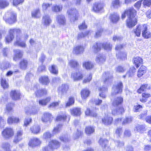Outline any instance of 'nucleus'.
I'll return each instance as SVG.
<instances>
[{
  "mask_svg": "<svg viewBox=\"0 0 151 151\" xmlns=\"http://www.w3.org/2000/svg\"><path fill=\"white\" fill-rule=\"evenodd\" d=\"M68 88L69 87L67 84H63L59 87L58 91L59 92H61V93H64L67 91Z\"/></svg>",
  "mask_w": 151,
  "mask_h": 151,
  "instance_id": "obj_31",
  "label": "nucleus"
},
{
  "mask_svg": "<svg viewBox=\"0 0 151 151\" xmlns=\"http://www.w3.org/2000/svg\"><path fill=\"white\" fill-rule=\"evenodd\" d=\"M146 71V68L144 66H141L137 72V76L139 77H141Z\"/></svg>",
  "mask_w": 151,
  "mask_h": 151,
  "instance_id": "obj_36",
  "label": "nucleus"
},
{
  "mask_svg": "<svg viewBox=\"0 0 151 151\" xmlns=\"http://www.w3.org/2000/svg\"><path fill=\"white\" fill-rule=\"evenodd\" d=\"M40 130V128L38 125H35L31 128V130L34 134L38 133Z\"/></svg>",
  "mask_w": 151,
  "mask_h": 151,
  "instance_id": "obj_47",
  "label": "nucleus"
},
{
  "mask_svg": "<svg viewBox=\"0 0 151 151\" xmlns=\"http://www.w3.org/2000/svg\"><path fill=\"white\" fill-rule=\"evenodd\" d=\"M23 131L22 130L18 131L14 137V142L17 143L20 141L22 139Z\"/></svg>",
  "mask_w": 151,
  "mask_h": 151,
  "instance_id": "obj_17",
  "label": "nucleus"
},
{
  "mask_svg": "<svg viewBox=\"0 0 151 151\" xmlns=\"http://www.w3.org/2000/svg\"><path fill=\"white\" fill-rule=\"evenodd\" d=\"M52 136V134H51L49 132H46L44 133L43 135V138L47 139L50 138Z\"/></svg>",
  "mask_w": 151,
  "mask_h": 151,
  "instance_id": "obj_62",
  "label": "nucleus"
},
{
  "mask_svg": "<svg viewBox=\"0 0 151 151\" xmlns=\"http://www.w3.org/2000/svg\"><path fill=\"white\" fill-rule=\"evenodd\" d=\"M136 71V69L134 67L131 68L129 70L127 71L126 75H124L123 77L125 78L126 77H130L133 76Z\"/></svg>",
  "mask_w": 151,
  "mask_h": 151,
  "instance_id": "obj_28",
  "label": "nucleus"
},
{
  "mask_svg": "<svg viewBox=\"0 0 151 151\" xmlns=\"http://www.w3.org/2000/svg\"><path fill=\"white\" fill-rule=\"evenodd\" d=\"M147 26L146 28L144 29L142 33V35L143 37L145 39H148L151 37V33L149 31H147Z\"/></svg>",
  "mask_w": 151,
  "mask_h": 151,
  "instance_id": "obj_32",
  "label": "nucleus"
},
{
  "mask_svg": "<svg viewBox=\"0 0 151 151\" xmlns=\"http://www.w3.org/2000/svg\"><path fill=\"white\" fill-rule=\"evenodd\" d=\"M52 22V20L48 15H45L42 17V23L44 26H49Z\"/></svg>",
  "mask_w": 151,
  "mask_h": 151,
  "instance_id": "obj_13",
  "label": "nucleus"
},
{
  "mask_svg": "<svg viewBox=\"0 0 151 151\" xmlns=\"http://www.w3.org/2000/svg\"><path fill=\"white\" fill-rule=\"evenodd\" d=\"M98 89L100 91L99 94L100 96L102 98H105L106 97L105 95L104 94H103V93H104L107 90V87H103L101 88H99Z\"/></svg>",
  "mask_w": 151,
  "mask_h": 151,
  "instance_id": "obj_44",
  "label": "nucleus"
},
{
  "mask_svg": "<svg viewBox=\"0 0 151 151\" xmlns=\"http://www.w3.org/2000/svg\"><path fill=\"white\" fill-rule=\"evenodd\" d=\"M14 134L13 130L11 128H6L1 132V134L4 138L8 139L13 136Z\"/></svg>",
  "mask_w": 151,
  "mask_h": 151,
  "instance_id": "obj_7",
  "label": "nucleus"
},
{
  "mask_svg": "<svg viewBox=\"0 0 151 151\" xmlns=\"http://www.w3.org/2000/svg\"><path fill=\"white\" fill-rule=\"evenodd\" d=\"M10 66V64L9 62L5 61L1 64V70H4L9 68Z\"/></svg>",
  "mask_w": 151,
  "mask_h": 151,
  "instance_id": "obj_45",
  "label": "nucleus"
},
{
  "mask_svg": "<svg viewBox=\"0 0 151 151\" xmlns=\"http://www.w3.org/2000/svg\"><path fill=\"white\" fill-rule=\"evenodd\" d=\"M104 6V4L103 3L96 2L93 5V9L96 12H101L103 10Z\"/></svg>",
  "mask_w": 151,
  "mask_h": 151,
  "instance_id": "obj_11",
  "label": "nucleus"
},
{
  "mask_svg": "<svg viewBox=\"0 0 151 151\" xmlns=\"http://www.w3.org/2000/svg\"><path fill=\"white\" fill-rule=\"evenodd\" d=\"M39 81L40 82L45 85H47L50 82L48 76H43L40 77L39 78Z\"/></svg>",
  "mask_w": 151,
  "mask_h": 151,
  "instance_id": "obj_33",
  "label": "nucleus"
},
{
  "mask_svg": "<svg viewBox=\"0 0 151 151\" xmlns=\"http://www.w3.org/2000/svg\"><path fill=\"white\" fill-rule=\"evenodd\" d=\"M1 84L2 86L4 88H6L8 86V84L6 79L2 78L1 80Z\"/></svg>",
  "mask_w": 151,
  "mask_h": 151,
  "instance_id": "obj_56",
  "label": "nucleus"
},
{
  "mask_svg": "<svg viewBox=\"0 0 151 151\" xmlns=\"http://www.w3.org/2000/svg\"><path fill=\"white\" fill-rule=\"evenodd\" d=\"M60 145V143L55 140H52L49 143L48 146L45 147L42 151H51L53 149H57Z\"/></svg>",
  "mask_w": 151,
  "mask_h": 151,
  "instance_id": "obj_5",
  "label": "nucleus"
},
{
  "mask_svg": "<svg viewBox=\"0 0 151 151\" xmlns=\"http://www.w3.org/2000/svg\"><path fill=\"white\" fill-rule=\"evenodd\" d=\"M92 78V74L90 73L84 78L83 81V83H86L89 82L91 80Z\"/></svg>",
  "mask_w": 151,
  "mask_h": 151,
  "instance_id": "obj_55",
  "label": "nucleus"
},
{
  "mask_svg": "<svg viewBox=\"0 0 151 151\" xmlns=\"http://www.w3.org/2000/svg\"><path fill=\"white\" fill-rule=\"evenodd\" d=\"M134 63L136 67L138 68L142 64L143 60L141 58L137 57L134 58Z\"/></svg>",
  "mask_w": 151,
  "mask_h": 151,
  "instance_id": "obj_25",
  "label": "nucleus"
},
{
  "mask_svg": "<svg viewBox=\"0 0 151 151\" xmlns=\"http://www.w3.org/2000/svg\"><path fill=\"white\" fill-rule=\"evenodd\" d=\"M93 66V65L92 63L89 61L85 62L83 64V67L86 69H91Z\"/></svg>",
  "mask_w": 151,
  "mask_h": 151,
  "instance_id": "obj_40",
  "label": "nucleus"
},
{
  "mask_svg": "<svg viewBox=\"0 0 151 151\" xmlns=\"http://www.w3.org/2000/svg\"><path fill=\"white\" fill-rule=\"evenodd\" d=\"M32 15L33 17L36 18H39L41 16L40 9H37L34 10L32 12Z\"/></svg>",
  "mask_w": 151,
  "mask_h": 151,
  "instance_id": "obj_42",
  "label": "nucleus"
},
{
  "mask_svg": "<svg viewBox=\"0 0 151 151\" xmlns=\"http://www.w3.org/2000/svg\"><path fill=\"white\" fill-rule=\"evenodd\" d=\"M85 132L87 134H91L94 132V129L93 127L88 126L86 128Z\"/></svg>",
  "mask_w": 151,
  "mask_h": 151,
  "instance_id": "obj_52",
  "label": "nucleus"
},
{
  "mask_svg": "<svg viewBox=\"0 0 151 151\" xmlns=\"http://www.w3.org/2000/svg\"><path fill=\"white\" fill-rule=\"evenodd\" d=\"M67 14L71 22H74L78 19V14L77 10L75 9H69L68 10Z\"/></svg>",
  "mask_w": 151,
  "mask_h": 151,
  "instance_id": "obj_4",
  "label": "nucleus"
},
{
  "mask_svg": "<svg viewBox=\"0 0 151 151\" xmlns=\"http://www.w3.org/2000/svg\"><path fill=\"white\" fill-rule=\"evenodd\" d=\"M90 91L87 89H83L81 91V96L82 99H85L89 96Z\"/></svg>",
  "mask_w": 151,
  "mask_h": 151,
  "instance_id": "obj_23",
  "label": "nucleus"
},
{
  "mask_svg": "<svg viewBox=\"0 0 151 151\" xmlns=\"http://www.w3.org/2000/svg\"><path fill=\"white\" fill-rule=\"evenodd\" d=\"M62 9L61 5H53L52 7V10L54 12H58L60 11Z\"/></svg>",
  "mask_w": 151,
  "mask_h": 151,
  "instance_id": "obj_43",
  "label": "nucleus"
},
{
  "mask_svg": "<svg viewBox=\"0 0 151 151\" xmlns=\"http://www.w3.org/2000/svg\"><path fill=\"white\" fill-rule=\"evenodd\" d=\"M74 102V99L71 97L69 98L68 101L66 103L65 107H68L73 104Z\"/></svg>",
  "mask_w": 151,
  "mask_h": 151,
  "instance_id": "obj_58",
  "label": "nucleus"
},
{
  "mask_svg": "<svg viewBox=\"0 0 151 151\" xmlns=\"http://www.w3.org/2000/svg\"><path fill=\"white\" fill-rule=\"evenodd\" d=\"M56 20L60 25L63 26L65 24V18L63 15L60 14L57 15L56 17Z\"/></svg>",
  "mask_w": 151,
  "mask_h": 151,
  "instance_id": "obj_15",
  "label": "nucleus"
},
{
  "mask_svg": "<svg viewBox=\"0 0 151 151\" xmlns=\"http://www.w3.org/2000/svg\"><path fill=\"white\" fill-rule=\"evenodd\" d=\"M37 88H35L34 90L35 91V94L36 96L38 97H40L45 95L47 93V91L45 89H39L37 90Z\"/></svg>",
  "mask_w": 151,
  "mask_h": 151,
  "instance_id": "obj_22",
  "label": "nucleus"
},
{
  "mask_svg": "<svg viewBox=\"0 0 151 151\" xmlns=\"http://www.w3.org/2000/svg\"><path fill=\"white\" fill-rule=\"evenodd\" d=\"M84 50V48L83 46L78 45L74 47L73 52L74 54L78 55L83 53Z\"/></svg>",
  "mask_w": 151,
  "mask_h": 151,
  "instance_id": "obj_18",
  "label": "nucleus"
},
{
  "mask_svg": "<svg viewBox=\"0 0 151 151\" xmlns=\"http://www.w3.org/2000/svg\"><path fill=\"white\" fill-rule=\"evenodd\" d=\"M49 69L51 73L54 74H57L58 73L57 67L54 65H52L51 67H50Z\"/></svg>",
  "mask_w": 151,
  "mask_h": 151,
  "instance_id": "obj_49",
  "label": "nucleus"
},
{
  "mask_svg": "<svg viewBox=\"0 0 151 151\" xmlns=\"http://www.w3.org/2000/svg\"><path fill=\"white\" fill-rule=\"evenodd\" d=\"M28 64L27 61L25 59L22 60L20 63L19 65L21 69L24 70L27 67Z\"/></svg>",
  "mask_w": 151,
  "mask_h": 151,
  "instance_id": "obj_41",
  "label": "nucleus"
},
{
  "mask_svg": "<svg viewBox=\"0 0 151 151\" xmlns=\"http://www.w3.org/2000/svg\"><path fill=\"white\" fill-rule=\"evenodd\" d=\"M13 30H10L9 31V34L6 36L5 38L6 42L9 43L11 42L14 38V36L13 34Z\"/></svg>",
  "mask_w": 151,
  "mask_h": 151,
  "instance_id": "obj_24",
  "label": "nucleus"
},
{
  "mask_svg": "<svg viewBox=\"0 0 151 151\" xmlns=\"http://www.w3.org/2000/svg\"><path fill=\"white\" fill-rule=\"evenodd\" d=\"M113 118L110 116L108 113L105 114V116L102 119L103 123L105 125H108L111 123Z\"/></svg>",
  "mask_w": 151,
  "mask_h": 151,
  "instance_id": "obj_12",
  "label": "nucleus"
},
{
  "mask_svg": "<svg viewBox=\"0 0 151 151\" xmlns=\"http://www.w3.org/2000/svg\"><path fill=\"white\" fill-rule=\"evenodd\" d=\"M25 113L27 115H35L37 111L36 110H32L30 108L27 107L25 109Z\"/></svg>",
  "mask_w": 151,
  "mask_h": 151,
  "instance_id": "obj_39",
  "label": "nucleus"
},
{
  "mask_svg": "<svg viewBox=\"0 0 151 151\" xmlns=\"http://www.w3.org/2000/svg\"><path fill=\"white\" fill-rule=\"evenodd\" d=\"M134 131L136 132H139L142 133L146 130L145 127L144 125L137 124L134 129Z\"/></svg>",
  "mask_w": 151,
  "mask_h": 151,
  "instance_id": "obj_26",
  "label": "nucleus"
},
{
  "mask_svg": "<svg viewBox=\"0 0 151 151\" xmlns=\"http://www.w3.org/2000/svg\"><path fill=\"white\" fill-rule=\"evenodd\" d=\"M92 32L91 31L88 30L85 32L84 33H79L77 36V38L78 39H79L81 38L84 37L86 36L89 34H91Z\"/></svg>",
  "mask_w": 151,
  "mask_h": 151,
  "instance_id": "obj_54",
  "label": "nucleus"
},
{
  "mask_svg": "<svg viewBox=\"0 0 151 151\" xmlns=\"http://www.w3.org/2000/svg\"><path fill=\"white\" fill-rule=\"evenodd\" d=\"M10 95L12 99L14 100H17L20 98V93L19 91H12Z\"/></svg>",
  "mask_w": 151,
  "mask_h": 151,
  "instance_id": "obj_29",
  "label": "nucleus"
},
{
  "mask_svg": "<svg viewBox=\"0 0 151 151\" xmlns=\"http://www.w3.org/2000/svg\"><path fill=\"white\" fill-rule=\"evenodd\" d=\"M28 38V36L26 34L22 36L17 35L16 41L14 43L15 45H17L22 47H25L26 46L25 41Z\"/></svg>",
  "mask_w": 151,
  "mask_h": 151,
  "instance_id": "obj_3",
  "label": "nucleus"
},
{
  "mask_svg": "<svg viewBox=\"0 0 151 151\" xmlns=\"http://www.w3.org/2000/svg\"><path fill=\"white\" fill-rule=\"evenodd\" d=\"M111 21L113 23L117 22L119 19V15L116 13L111 14L110 16Z\"/></svg>",
  "mask_w": 151,
  "mask_h": 151,
  "instance_id": "obj_37",
  "label": "nucleus"
},
{
  "mask_svg": "<svg viewBox=\"0 0 151 151\" xmlns=\"http://www.w3.org/2000/svg\"><path fill=\"white\" fill-rule=\"evenodd\" d=\"M143 108L142 106L138 104L134 105V109L135 112H138L141 110Z\"/></svg>",
  "mask_w": 151,
  "mask_h": 151,
  "instance_id": "obj_59",
  "label": "nucleus"
},
{
  "mask_svg": "<svg viewBox=\"0 0 151 151\" xmlns=\"http://www.w3.org/2000/svg\"><path fill=\"white\" fill-rule=\"evenodd\" d=\"M143 4L145 7L150 6L151 5V0H143Z\"/></svg>",
  "mask_w": 151,
  "mask_h": 151,
  "instance_id": "obj_64",
  "label": "nucleus"
},
{
  "mask_svg": "<svg viewBox=\"0 0 151 151\" xmlns=\"http://www.w3.org/2000/svg\"><path fill=\"white\" fill-rule=\"evenodd\" d=\"M101 47L107 51L111 50L112 49V45L109 43L105 42L102 43L96 42L92 47V50L94 52H97L100 50Z\"/></svg>",
  "mask_w": 151,
  "mask_h": 151,
  "instance_id": "obj_2",
  "label": "nucleus"
},
{
  "mask_svg": "<svg viewBox=\"0 0 151 151\" xmlns=\"http://www.w3.org/2000/svg\"><path fill=\"white\" fill-rule=\"evenodd\" d=\"M68 64L71 67L77 70L79 69V65L76 61L74 60H72L69 61Z\"/></svg>",
  "mask_w": 151,
  "mask_h": 151,
  "instance_id": "obj_30",
  "label": "nucleus"
},
{
  "mask_svg": "<svg viewBox=\"0 0 151 151\" xmlns=\"http://www.w3.org/2000/svg\"><path fill=\"white\" fill-rule=\"evenodd\" d=\"M99 142L101 145L103 147H105V149H106L107 148H108V147L106 146V145L108 143V141L107 140L104 139L102 138H101L100 139Z\"/></svg>",
  "mask_w": 151,
  "mask_h": 151,
  "instance_id": "obj_51",
  "label": "nucleus"
},
{
  "mask_svg": "<svg viewBox=\"0 0 151 151\" xmlns=\"http://www.w3.org/2000/svg\"><path fill=\"white\" fill-rule=\"evenodd\" d=\"M1 147L6 151H9L10 145L8 143H3Z\"/></svg>",
  "mask_w": 151,
  "mask_h": 151,
  "instance_id": "obj_63",
  "label": "nucleus"
},
{
  "mask_svg": "<svg viewBox=\"0 0 151 151\" xmlns=\"http://www.w3.org/2000/svg\"><path fill=\"white\" fill-rule=\"evenodd\" d=\"M4 19H5V21L6 23L9 24H12L14 23L16 19V14L13 12L11 13V17L7 19H5V18L4 17Z\"/></svg>",
  "mask_w": 151,
  "mask_h": 151,
  "instance_id": "obj_20",
  "label": "nucleus"
},
{
  "mask_svg": "<svg viewBox=\"0 0 151 151\" xmlns=\"http://www.w3.org/2000/svg\"><path fill=\"white\" fill-rule=\"evenodd\" d=\"M14 55L13 57V60L16 61L21 58L23 55L22 52L19 50H14Z\"/></svg>",
  "mask_w": 151,
  "mask_h": 151,
  "instance_id": "obj_19",
  "label": "nucleus"
},
{
  "mask_svg": "<svg viewBox=\"0 0 151 151\" xmlns=\"http://www.w3.org/2000/svg\"><path fill=\"white\" fill-rule=\"evenodd\" d=\"M112 75L109 72L104 73L102 75V78L104 85H109L111 84Z\"/></svg>",
  "mask_w": 151,
  "mask_h": 151,
  "instance_id": "obj_8",
  "label": "nucleus"
},
{
  "mask_svg": "<svg viewBox=\"0 0 151 151\" xmlns=\"http://www.w3.org/2000/svg\"><path fill=\"white\" fill-rule=\"evenodd\" d=\"M51 99L50 97H47L45 99L39 100V104L40 105L42 106H45L50 101Z\"/></svg>",
  "mask_w": 151,
  "mask_h": 151,
  "instance_id": "obj_34",
  "label": "nucleus"
},
{
  "mask_svg": "<svg viewBox=\"0 0 151 151\" xmlns=\"http://www.w3.org/2000/svg\"><path fill=\"white\" fill-rule=\"evenodd\" d=\"M52 119V116L51 114L48 112H45L43 114L41 119L43 122H50Z\"/></svg>",
  "mask_w": 151,
  "mask_h": 151,
  "instance_id": "obj_14",
  "label": "nucleus"
},
{
  "mask_svg": "<svg viewBox=\"0 0 151 151\" xmlns=\"http://www.w3.org/2000/svg\"><path fill=\"white\" fill-rule=\"evenodd\" d=\"M96 60L97 62L101 64L105 61V59L102 55H99L97 57Z\"/></svg>",
  "mask_w": 151,
  "mask_h": 151,
  "instance_id": "obj_48",
  "label": "nucleus"
},
{
  "mask_svg": "<svg viewBox=\"0 0 151 151\" xmlns=\"http://www.w3.org/2000/svg\"><path fill=\"white\" fill-rule=\"evenodd\" d=\"M116 72L118 73H123L126 70V68L124 67L121 66H118L116 67Z\"/></svg>",
  "mask_w": 151,
  "mask_h": 151,
  "instance_id": "obj_57",
  "label": "nucleus"
},
{
  "mask_svg": "<svg viewBox=\"0 0 151 151\" xmlns=\"http://www.w3.org/2000/svg\"><path fill=\"white\" fill-rule=\"evenodd\" d=\"M129 14V17L127 21V25L129 28L134 27L137 23V19L135 17L136 11L132 8H130L127 12Z\"/></svg>",
  "mask_w": 151,
  "mask_h": 151,
  "instance_id": "obj_1",
  "label": "nucleus"
},
{
  "mask_svg": "<svg viewBox=\"0 0 151 151\" xmlns=\"http://www.w3.org/2000/svg\"><path fill=\"white\" fill-rule=\"evenodd\" d=\"M83 76L82 72L79 69L73 71L71 74V78L74 81H78L82 79Z\"/></svg>",
  "mask_w": 151,
  "mask_h": 151,
  "instance_id": "obj_6",
  "label": "nucleus"
},
{
  "mask_svg": "<svg viewBox=\"0 0 151 151\" xmlns=\"http://www.w3.org/2000/svg\"><path fill=\"white\" fill-rule=\"evenodd\" d=\"M122 84L121 82H119L113 87L111 94L112 95L116 94L122 91Z\"/></svg>",
  "mask_w": 151,
  "mask_h": 151,
  "instance_id": "obj_9",
  "label": "nucleus"
},
{
  "mask_svg": "<svg viewBox=\"0 0 151 151\" xmlns=\"http://www.w3.org/2000/svg\"><path fill=\"white\" fill-rule=\"evenodd\" d=\"M123 102V99L121 97H118L115 99L113 101L112 104L114 106H117L121 104Z\"/></svg>",
  "mask_w": 151,
  "mask_h": 151,
  "instance_id": "obj_38",
  "label": "nucleus"
},
{
  "mask_svg": "<svg viewBox=\"0 0 151 151\" xmlns=\"http://www.w3.org/2000/svg\"><path fill=\"white\" fill-rule=\"evenodd\" d=\"M66 114H64L63 115L58 116L56 118V120L57 121H65L66 117Z\"/></svg>",
  "mask_w": 151,
  "mask_h": 151,
  "instance_id": "obj_61",
  "label": "nucleus"
},
{
  "mask_svg": "<svg viewBox=\"0 0 151 151\" xmlns=\"http://www.w3.org/2000/svg\"><path fill=\"white\" fill-rule=\"evenodd\" d=\"M20 119L18 118L12 116H9L7 119V122L9 124L18 123Z\"/></svg>",
  "mask_w": 151,
  "mask_h": 151,
  "instance_id": "obj_21",
  "label": "nucleus"
},
{
  "mask_svg": "<svg viewBox=\"0 0 151 151\" xmlns=\"http://www.w3.org/2000/svg\"><path fill=\"white\" fill-rule=\"evenodd\" d=\"M116 56L118 58H120L122 60H124L126 58V54L125 53H120L116 54Z\"/></svg>",
  "mask_w": 151,
  "mask_h": 151,
  "instance_id": "obj_60",
  "label": "nucleus"
},
{
  "mask_svg": "<svg viewBox=\"0 0 151 151\" xmlns=\"http://www.w3.org/2000/svg\"><path fill=\"white\" fill-rule=\"evenodd\" d=\"M70 112L72 115L78 116L81 114V109L78 108H74L70 109Z\"/></svg>",
  "mask_w": 151,
  "mask_h": 151,
  "instance_id": "obj_27",
  "label": "nucleus"
},
{
  "mask_svg": "<svg viewBox=\"0 0 151 151\" xmlns=\"http://www.w3.org/2000/svg\"><path fill=\"white\" fill-rule=\"evenodd\" d=\"M40 143V140L38 139L33 138L29 141V145L30 147H34L39 145Z\"/></svg>",
  "mask_w": 151,
  "mask_h": 151,
  "instance_id": "obj_16",
  "label": "nucleus"
},
{
  "mask_svg": "<svg viewBox=\"0 0 151 151\" xmlns=\"http://www.w3.org/2000/svg\"><path fill=\"white\" fill-rule=\"evenodd\" d=\"M86 115L95 117L97 116V114L94 111H92L89 109H87L85 112Z\"/></svg>",
  "mask_w": 151,
  "mask_h": 151,
  "instance_id": "obj_50",
  "label": "nucleus"
},
{
  "mask_svg": "<svg viewBox=\"0 0 151 151\" xmlns=\"http://www.w3.org/2000/svg\"><path fill=\"white\" fill-rule=\"evenodd\" d=\"M146 28V25H139L137 26L136 29L132 31V32L136 36L139 37L140 36L141 31H142V32L144 29H145Z\"/></svg>",
  "mask_w": 151,
  "mask_h": 151,
  "instance_id": "obj_10",
  "label": "nucleus"
},
{
  "mask_svg": "<svg viewBox=\"0 0 151 151\" xmlns=\"http://www.w3.org/2000/svg\"><path fill=\"white\" fill-rule=\"evenodd\" d=\"M120 6L119 0H113L112 2L111 6V7L117 8Z\"/></svg>",
  "mask_w": 151,
  "mask_h": 151,
  "instance_id": "obj_46",
  "label": "nucleus"
},
{
  "mask_svg": "<svg viewBox=\"0 0 151 151\" xmlns=\"http://www.w3.org/2000/svg\"><path fill=\"white\" fill-rule=\"evenodd\" d=\"M124 108L122 106H121L118 107L116 110H112V113L113 115H116L122 114L124 112Z\"/></svg>",
  "mask_w": 151,
  "mask_h": 151,
  "instance_id": "obj_35",
  "label": "nucleus"
},
{
  "mask_svg": "<svg viewBox=\"0 0 151 151\" xmlns=\"http://www.w3.org/2000/svg\"><path fill=\"white\" fill-rule=\"evenodd\" d=\"M9 3L6 0H0V9L4 8L9 5Z\"/></svg>",
  "mask_w": 151,
  "mask_h": 151,
  "instance_id": "obj_53",
  "label": "nucleus"
}]
</instances>
